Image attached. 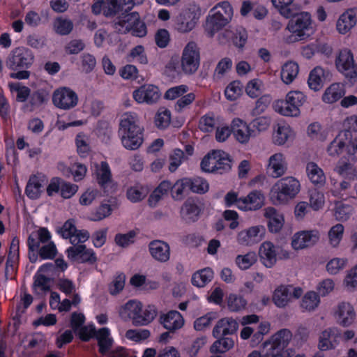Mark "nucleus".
I'll list each match as a JSON object with an SVG mask.
<instances>
[{
    "instance_id": "1",
    "label": "nucleus",
    "mask_w": 357,
    "mask_h": 357,
    "mask_svg": "<svg viewBox=\"0 0 357 357\" xmlns=\"http://www.w3.org/2000/svg\"><path fill=\"white\" fill-rule=\"evenodd\" d=\"M34 61L33 52L25 47H18L13 49L8 55L6 66L13 72L10 77L17 79H27L30 77V68Z\"/></svg>"
},
{
    "instance_id": "2",
    "label": "nucleus",
    "mask_w": 357,
    "mask_h": 357,
    "mask_svg": "<svg viewBox=\"0 0 357 357\" xmlns=\"http://www.w3.org/2000/svg\"><path fill=\"white\" fill-rule=\"evenodd\" d=\"M233 17V8L227 1L217 3L206 17L204 29L209 37L224 28Z\"/></svg>"
},
{
    "instance_id": "3",
    "label": "nucleus",
    "mask_w": 357,
    "mask_h": 357,
    "mask_svg": "<svg viewBox=\"0 0 357 357\" xmlns=\"http://www.w3.org/2000/svg\"><path fill=\"white\" fill-rule=\"evenodd\" d=\"M142 307L141 302L130 300L120 308L119 315L125 320H132V324L135 326H146L157 316L158 310L154 305H148L144 317H141L138 313L141 312Z\"/></svg>"
},
{
    "instance_id": "4",
    "label": "nucleus",
    "mask_w": 357,
    "mask_h": 357,
    "mask_svg": "<svg viewBox=\"0 0 357 357\" xmlns=\"http://www.w3.org/2000/svg\"><path fill=\"white\" fill-rule=\"evenodd\" d=\"M287 24V29L291 35L287 38L288 43H294L303 40L313 33L312 20L308 12H301L290 17Z\"/></svg>"
},
{
    "instance_id": "5",
    "label": "nucleus",
    "mask_w": 357,
    "mask_h": 357,
    "mask_svg": "<svg viewBox=\"0 0 357 357\" xmlns=\"http://www.w3.org/2000/svg\"><path fill=\"white\" fill-rule=\"evenodd\" d=\"M230 155L221 150H213L206 155L201 162L203 172L222 174L231 168Z\"/></svg>"
},
{
    "instance_id": "6",
    "label": "nucleus",
    "mask_w": 357,
    "mask_h": 357,
    "mask_svg": "<svg viewBox=\"0 0 357 357\" xmlns=\"http://www.w3.org/2000/svg\"><path fill=\"white\" fill-rule=\"evenodd\" d=\"M292 338L291 332L283 328L263 343V357H285V349Z\"/></svg>"
},
{
    "instance_id": "7",
    "label": "nucleus",
    "mask_w": 357,
    "mask_h": 357,
    "mask_svg": "<svg viewBox=\"0 0 357 357\" xmlns=\"http://www.w3.org/2000/svg\"><path fill=\"white\" fill-rule=\"evenodd\" d=\"M116 28L123 33L130 32L136 37H144L147 33V29L145 23L140 20L137 12L121 13L118 20L115 22Z\"/></svg>"
},
{
    "instance_id": "8",
    "label": "nucleus",
    "mask_w": 357,
    "mask_h": 357,
    "mask_svg": "<svg viewBox=\"0 0 357 357\" xmlns=\"http://www.w3.org/2000/svg\"><path fill=\"white\" fill-rule=\"evenodd\" d=\"M306 100L305 95L299 91H289L285 100H276L273 104L275 112L287 116H297L300 114V107Z\"/></svg>"
},
{
    "instance_id": "9",
    "label": "nucleus",
    "mask_w": 357,
    "mask_h": 357,
    "mask_svg": "<svg viewBox=\"0 0 357 357\" xmlns=\"http://www.w3.org/2000/svg\"><path fill=\"white\" fill-rule=\"evenodd\" d=\"M300 190V183L294 177H285L278 181L272 188L271 199L275 204H281L294 198Z\"/></svg>"
},
{
    "instance_id": "10",
    "label": "nucleus",
    "mask_w": 357,
    "mask_h": 357,
    "mask_svg": "<svg viewBox=\"0 0 357 357\" xmlns=\"http://www.w3.org/2000/svg\"><path fill=\"white\" fill-rule=\"evenodd\" d=\"M201 16V8L195 3H190L176 16L175 29L182 33H189L195 29Z\"/></svg>"
},
{
    "instance_id": "11",
    "label": "nucleus",
    "mask_w": 357,
    "mask_h": 357,
    "mask_svg": "<svg viewBox=\"0 0 357 357\" xmlns=\"http://www.w3.org/2000/svg\"><path fill=\"white\" fill-rule=\"evenodd\" d=\"M200 65V50L194 41L188 42L183 50L181 66L185 75H192Z\"/></svg>"
},
{
    "instance_id": "12",
    "label": "nucleus",
    "mask_w": 357,
    "mask_h": 357,
    "mask_svg": "<svg viewBox=\"0 0 357 357\" xmlns=\"http://www.w3.org/2000/svg\"><path fill=\"white\" fill-rule=\"evenodd\" d=\"M335 65L338 71L349 79L357 78V64L354 63V55L349 49L340 50L336 58Z\"/></svg>"
},
{
    "instance_id": "13",
    "label": "nucleus",
    "mask_w": 357,
    "mask_h": 357,
    "mask_svg": "<svg viewBox=\"0 0 357 357\" xmlns=\"http://www.w3.org/2000/svg\"><path fill=\"white\" fill-rule=\"evenodd\" d=\"M52 98L54 106L64 110L75 107L78 102L77 93L71 89L66 86L56 89Z\"/></svg>"
},
{
    "instance_id": "14",
    "label": "nucleus",
    "mask_w": 357,
    "mask_h": 357,
    "mask_svg": "<svg viewBox=\"0 0 357 357\" xmlns=\"http://www.w3.org/2000/svg\"><path fill=\"white\" fill-rule=\"evenodd\" d=\"M51 98V89L48 86H39L31 91L27 107L30 112L41 111L48 105Z\"/></svg>"
},
{
    "instance_id": "15",
    "label": "nucleus",
    "mask_w": 357,
    "mask_h": 357,
    "mask_svg": "<svg viewBox=\"0 0 357 357\" xmlns=\"http://www.w3.org/2000/svg\"><path fill=\"white\" fill-rule=\"evenodd\" d=\"M68 259L81 264H93L97 261L96 252L85 245L79 244L69 247L66 251Z\"/></svg>"
},
{
    "instance_id": "16",
    "label": "nucleus",
    "mask_w": 357,
    "mask_h": 357,
    "mask_svg": "<svg viewBox=\"0 0 357 357\" xmlns=\"http://www.w3.org/2000/svg\"><path fill=\"white\" fill-rule=\"evenodd\" d=\"M132 96L138 103L152 105L158 100L160 93L158 86L153 84H144L133 91Z\"/></svg>"
},
{
    "instance_id": "17",
    "label": "nucleus",
    "mask_w": 357,
    "mask_h": 357,
    "mask_svg": "<svg viewBox=\"0 0 357 357\" xmlns=\"http://www.w3.org/2000/svg\"><path fill=\"white\" fill-rule=\"evenodd\" d=\"M202 211L200 202L197 199L188 198L182 205L180 214L186 223H192L199 220Z\"/></svg>"
},
{
    "instance_id": "18",
    "label": "nucleus",
    "mask_w": 357,
    "mask_h": 357,
    "mask_svg": "<svg viewBox=\"0 0 357 357\" xmlns=\"http://www.w3.org/2000/svg\"><path fill=\"white\" fill-rule=\"evenodd\" d=\"M319 239L317 230L301 231L294 234L291 245L294 250H301L315 244Z\"/></svg>"
},
{
    "instance_id": "19",
    "label": "nucleus",
    "mask_w": 357,
    "mask_h": 357,
    "mask_svg": "<svg viewBox=\"0 0 357 357\" xmlns=\"http://www.w3.org/2000/svg\"><path fill=\"white\" fill-rule=\"evenodd\" d=\"M129 128V133L131 136H135L136 134H144V128L139 126V119L135 112L125 113L120 121L119 124V134H125L126 130Z\"/></svg>"
},
{
    "instance_id": "20",
    "label": "nucleus",
    "mask_w": 357,
    "mask_h": 357,
    "mask_svg": "<svg viewBox=\"0 0 357 357\" xmlns=\"http://www.w3.org/2000/svg\"><path fill=\"white\" fill-rule=\"evenodd\" d=\"M265 197L261 190H253L240 201L239 209L241 211H257L264 204Z\"/></svg>"
},
{
    "instance_id": "21",
    "label": "nucleus",
    "mask_w": 357,
    "mask_h": 357,
    "mask_svg": "<svg viewBox=\"0 0 357 357\" xmlns=\"http://www.w3.org/2000/svg\"><path fill=\"white\" fill-rule=\"evenodd\" d=\"M264 233L262 226H253L248 229L241 231L237 236V241L242 245H252L261 240Z\"/></svg>"
},
{
    "instance_id": "22",
    "label": "nucleus",
    "mask_w": 357,
    "mask_h": 357,
    "mask_svg": "<svg viewBox=\"0 0 357 357\" xmlns=\"http://www.w3.org/2000/svg\"><path fill=\"white\" fill-rule=\"evenodd\" d=\"M159 321L169 331L174 332L183 327L184 319L181 314L176 310H170L160 315Z\"/></svg>"
},
{
    "instance_id": "23",
    "label": "nucleus",
    "mask_w": 357,
    "mask_h": 357,
    "mask_svg": "<svg viewBox=\"0 0 357 357\" xmlns=\"http://www.w3.org/2000/svg\"><path fill=\"white\" fill-rule=\"evenodd\" d=\"M45 176L41 174H33L29 177L25 188V194L31 199H38L44 190Z\"/></svg>"
},
{
    "instance_id": "24",
    "label": "nucleus",
    "mask_w": 357,
    "mask_h": 357,
    "mask_svg": "<svg viewBox=\"0 0 357 357\" xmlns=\"http://www.w3.org/2000/svg\"><path fill=\"white\" fill-rule=\"evenodd\" d=\"M231 127L235 138L241 144L247 143L251 137H254V131L250 130L246 122L239 118L231 121Z\"/></svg>"
},
{
    "instance_id": "25",
    "label": "nucleus",
    "mask_w": 357,
    "mask_h": 357,
    "mask_svg": "<svg viewBox=\"0 0 357 357\" xmlns=\"http://www.w3.org/2000/svg\"><path fill=\"white\" fill-rule=\"evenodd\" d=\"M335 318L337 322L344 326H350L356 317V313L353 306L346 302H342L338 304L335 312Z\"/></svg>"
},
{
    "instance_id": "26",
    "label": "nucleus",
    "mask_w": 357,
    "mask_h": 357,
    "mask_svg": "<svg viewBox=\"0 0 357 357\" xmlns=\"http://www.w3.org/2000/svg\"><path fill=\"white\" fill-rule=\"evenodd\" d=\"M52 235L46 227H40L37 231H33L27 238V246L29 252L38 250L40 243H46L51 239Z\"/></svg>"
},
{
    "instance_id": "27",
    "label": "nucleus",
    "mask_w": 357,
    "mask_h": 357,
    "mask_svg": "<svg viewBox=\"0 0 357 357\" xmlns=\"http://www.w3.org/2000/svg\"><path fill=\"white\" fill-rule=\"evenodd\" d=\"M238 328V322L232 318L225 317L220 319L213 330L215 338L235 333Z\"/></svg>"
},
{
    "instance_id": "28",
    "label": "nucleus",
    "mask_w": 357,
    "mask_h": 357,
    "mask_svg": "<svg viewBox=\"0 0 357 357\" xmlns=\"http://www.w3.org/2000/svg\"><path fill=\"white\" fill-rule=\"evenodd\" d=\"M149 251L151 256L158 261L166 262L169 259L170 248L168 243L155 240L149 244Z\"/></svg>"
},
{
    "instance_id": "29",
    "label": "nucleus",
    "mask_w": 357,
    "mask_h": 357,
    "mask_svg": "<svg viewBox=\"0 0 357 357\" xmlns=\"http://www.w3.org/2000/svg\"><path fill=\"white\" fill-rule=\"evenodd\" d=\"M259 255L261 263L267 268L273 267L276 263L275 247L270 241H265L260 245Z\"/></svg>"
},
{
    "instance_id": "30",
    "label": "nucleus",
    "mask_w": 357,
    "mask_h": 357,
    "mask_svg": "<svg viewBox=\"0 0 357 357\" xmlns=\"http://www.w3.org/2000/svg\"><path fill=\"white\" fill-rule=\"evenodd\" d=\"M357 22V18L354 9H349L342 14L336 24L339 33L344 34L354 27Z\"/></svg>"
},
{
    "instance_id": "31",
    "label": "nucleus",
    "mask_w": 357,
    "mask_h": 357,
    "mask_svg": "<svg viewBox=\"0 0 357 357\" xmlns=\"http://www.w3.org/2000/svg\"><path fill=\"white\" fill-rule=\"evenodd\" d=\"M345 94L344 85L333 83L324 91L322 100L326 103H334L340 100Z\"/></svg>"
},
{
    "instance_id": "32",
    "label": "nucleus",
    "mask_w": 357,
    "mask_h": 357,
    "mask_svg": "<svg viewBox=\"0 0 357 357\" xmlns=\"http://www.w3.org/2000/svg\"><path fill=\"white\" fill-rule=\"evenodd\" d=\"M214 273L211 268L206 267L193 273L191 283L197 287H204L213 278Z\"/></svg>"
},
{
    "instance_id": "33",
    "label": "nucleus",
    "mask_w": 357,
    "mask_h": 357,
    "mask_svg": "<svg viewBox=\"0 0 357 357\" xmlns=\"http://www.w3.org/2000/svg\"><path fill=\"white\" fill-rule=\"evenodd\" d=\"M291 286L280 285L275 289L272 299L277 307H284L287 305L291 298Z\"/></svg>"
},
{
    "instance_id": "34",
    "label": "nucleus",
    "mask_w": 357,
    "mask_h": 357,
    "mask_svg": "<svg viewBox=\"0 0 357 357\" xmlns=\"http://www.w3.org/2000/svg\"><path fill=\"white\" fill-rule=\"evenodd\" d=\"M306 171L309 179L313 184L321 186L325 183V174L323 170L315 162H308L307 164Z\"/></svg>"
},
{
    "instance_id": "35",
    "label": "nucleus",
    "mask_w": 357,
    "mask_h": 357,
    "mask_svg": "<svg viewBox=\"0 0 357 357\" xmlns=\"http://www.w3.org/2000/svg\"><path fill=\"white\" fill-rule=\"evenodd\" d=\"M129 130V128H127L125 134H119L121 143L126 149L135 151L138 149L142 144L144 142V134H136L135 136H131L129 135V133H130Z\"/></svg>"
},
{
    "instance_id": "36",
    "label": "nucleus",
    "mask_w": 357,
    "mask_h": 357,
    "mask_svg": "<svg viewBox=\"0 0 357 357\" xmlns=\"http://www.w3.org/2000/svg\"><path fill=\"white\" fill-rule=\"evenodd\" d=\"M96 176L97 183L101 188H105L112 181V172L107 161H102L99 166L97 165Z\"/></svg>"
},
{
    "instance_id": "37",
    "label": "nucleus",
    "mask_w": 357,
    "mask_h": 357,
    "mask_svg": "<svg viewBox=\"0 0 357 357\" xmlns=\"http://www.w3.org/2000/svg\"><path fill=\"white\" fill-rule=\"evenodd\" d=\"M299 72L298 65L294 61L285 63L281 69L280 76L282 80L287 84L291 83Z\"/></svg>"
},
{
    "instance_id": "38",
    "label": "nucleus",
    "mask_w": 357,
    "mask_h": 357,
    "mask_svg": "<svg viewBox=\"0 0 357 357\" xmlns=\"http://www.w3.org/2000/svg\"><path fill=\"white\" fill-rule=\"evenodd\" d=\"M292 130L287 124H278L277 128L273 135V141L275 144L283 145L291 137Z\"/></svg>"
},
{
    "instance_id": "39",
    "label": "nucleus",
    "mask_w": 357,
    "mask_h": 357,
    "mask_svg": "<svg viewBox=\"0 0 357 357\" xmlns=\"http://www.w3.org/2000/svg\"><path fill=\"white\" fill-rule=\"evenodd\" d=\"M335 337L333 330L331 328L326 329L319 337L318 348L321 351L333 349L335 348Z\"/></svg>"
},
{
    "instance_id": "40",
    "label": "nucleus",
    "mask_w": 357,
    "mask_h": 357,
    "mask_svg": "<svg viewBox=\"0 0 357 357\" xmlns=\"http://www.w3.org/2000/svg\"><path fill=\"white\" fill-rule=\"evenodd\" d=\"M324 70L320 66L315 67L309 75L307 84L310 89L314 91H319L322 87Z\"/></svg>"
},
{
    "instance_id": "41",
    "label": "nucleus",
    "mask_w": 357,
    "mask_h": 357,
    "mask_svg": "<svg viewBox=\"0 0 357 357\" xmlns=\"http://www.w3.org/2000/svg\"><path fill=\"white\" fill-rule=\"evenodd\" d=\"M8 87L12 93H16V100L18 102H24L29 101L31 90L28 86L22 85L20 82H10Z\"/></svg>"
},
{
    "instance_id": "42",
    "label": "nucleus",
    "mask_w": 357,
    "mask_h": 357,
    "mask_svg": "<svg viewBox=\"0 0 357 357\" xmlns=\"http://www.w3.org/2000/svg\"><path fill=\"white\" fill-rule=\"evenodd\" d=\"M346 138L344 134L339 133L335 138L330 143L327 148V152L331 156H338L346 147Z\"/></svg>"
},
{
    "instance_id": "43",
    "label": "nucleus",
    "mask_w": 357,
    "mask_h": 357,
    "mask_svg": "<svg viewBox=\"0 0 357 357\" xmlns=\"http://www.w3.org/2000/svg\"><path fill=\"white\" fill-rule=\"evenodd\" d=\"M269 169L273 170L271 176L274 178L281 176L285 172V167L283 164L282 155L275 153L269 159Z\"/></svg>"
},
{
    "instance_id": "44",
    "label": "nucleus",
    "mask_w": 357,
    "mask_h": 357,
    "mask_svg": "<svg viewBox=\"0 0 357 357\" xmlns=\"http://www.w3.org/2000/svg\"><path fill=\"white\" fill-rule=\"evenodd\" d=\"M217 339L218 340L210 348V351L213 354L225 353L232 348L234 344V340L226 336H221Z\"/></svg>"
},
{
    "instance_id": "45",
    "label": "nucleus",
    "mask_w": 357,
    "mask_h": 357,
    "mask_svg": "<svg viewBox=\"0 0 357 357\" xmlns=\"http://www.w3.org/2000/svg\"><path fill=\"white\" fill-rule=\"evenodd\" d=\"M188 190L190 192L204 194L208 190V183L206 180L201 177L187 178Z\"/></svg>"
},
{
    "instance_id": "46",
    "label": "nucleus",
    "mask_w": 357,
    "mask_h": 357,
    "mask_svg": "<svg viewBox=\"0 0 357 357\" xmlns=\"http://www.w3.org/2000/svg\"><path fill=\"white\" fill-rule=\"evenodd\" d=\"M273 5L275 7L280 13L286 18H289L294 15V0H271Z\"/></svg>"
},
{
    "instance_id": "47",
    "label": "nucleus",
    "mask_w": 357,
    "mask_h": 357,
    "mask_svg": "<svg viewBox=\"0 0 357 357\" xmlns=\"http://www.w3.org/2000/svg\"><path fill=\"white\" fill-rule=\"evenodd\" d=\"M320 303L319 295L315 291L307 292L302 298L301 306L305 310H314Z\"/></svg>"
},
{
    "instance_id": "48",
    "label": "nucleus",
    "mask_w": 357,
    "mask_h": 357,
    "mask_svg": "<svg viewBox=\"0 0 357 357\" xmlns=\"http://www.w3.org/2000/svg\"><path fill=\"white\" fill-rule=\"evenodd\" d=\"M257 260L255 252H249L244 255H238L236 257L235 262L241 270H247L250 268Z\"/></svg>"
},
{
    "instance_id": "49",
    "label": "nucleus",
    "mask_w": 357,
    "mask_h": 357,
    "mask_svg": "<svg viewBox=\"0 0 357 357\" xmlns=\"http://www.w3.org/2000/svg\"><path fill=\"white\" fill-rule=\"evenodd\" d=\"M55 31L61 36L68 35L73 29V24L70 20L57 17L54 22Z\"/></svg>"
},
{
    "instance_id": "50",
    "label": "nucleus",
    "mask_w": 357,
    "mask_h": 357,
    "mask_svg": "<svg viewBox=\"0 0 357 357\" xmlns=\"http://www.w3.org/2000/svg\"><path fill=\"white\" fill-rule=\"evenodd\" d=\"M137 232L135 230H130L126 234L118 233L115 235L114 242L121 248H127L135 241Z\"/></svg>"
},
{
    "instance_id": "51",
    "label": "nucleus",
    "mask_w": 357,
    "mask_h": 357,
    "mask_svg": "<svg viewBox=\"0 0 357 357\" xmlns=\"http://www.w3.org/2000/svg\"><path fill=\"white\" fill-rule=\"evenodd\" d=\"M124 12L121 0H107L103 6V14L106 17H114Z\"/></svg>"
},
{
    "instance_id": "52",
    "label": "nucleus",
    "mask_w": 357,
    "mask_h": 357,
    "mask_svg": "<svg viewBox=\"0 0 357 357\" xmlns=\"http://www.w3.org/2000/svg\"><path fill=\"white\" fill-rule=\"evenodd\" d=\"M231 38L235 47L242 49L247 42L248 32L245 28L238 26L232 31Z\"/></svg>"
},
{
    "instance_id": "53",
    "label": "nucleus",
    "mask_w": 357,
    "mask_h": 357,
    "mask_svg": "<svg viewBox=\"0 0 357 357\" xmlns=\"http://www.w3.org/2000/svg\"><path fill=\"white\" fill-rule=\"evenodd\" d=\"M147 193L146 188L142 185H135L128 189L126 195L130 202L136 203L144 199Z\"/></svg>"
},
{
    "instance_id": "54",
    "label": "nucleus",
    "mask_w": 357,
    "mask_h": 357,
    "mask_svg": "<svg viewBox=\"0 0 357 357\" xmlns=\"http://www.w3.org/2000/svg\"><path fill=\"white\" fill-rule=\"evenodd\" d=\"M270 124V119L266 116H259L250 121L248 125L251 130H253V135L255 137L260 132L266 130Z\"/></svg>"
},
{
    "instance_id": "55",
    "label": "nucleus",
    "mask_w": 357,
    "mask_h": 357,
    "mask_svg": "<svg viewBox=\"0 0 357 357\" xmlns=\"http://www.w3.org/2000/svg\"><path fill=\"white\" fill-rule=\"evenodd\" d=\"M187 178H183L178 180L172 188V197L175 200H181L183 199L184 192H188Z\"/></svg>"
},
{
    "instance_id": "56",
    "label": "nucleus",
    "mask_w": 357,
    "mask_h": 357,
    "mask_svg": "<svg viewBox=\"0 0 357 357\" xmlns=\"http://www.w3.org/2000/svg\"><path fill=\"white\" fill-rule=\"evenodd\" d=\"M247 305V301L241 296L230 294L227 300V306L230 311L238 312L244 309Z\"/></svg>"
},
{
    "instance_id": "57",
    "label": "nucleus",
    "mask_w": 357,
    "mask_h": 357,
    "mask_svg": "<svg viewBox=\"0 0 357 357\" xmlns=\"http://www.w3.org/2000/svg\"><path fill=\"white\" fill-rule=\"evenodd\" d=\"M171 121V112L167 109H160L155 116V124L160 129L169 126Z\"/></svg>"
},
{
    "instance_id": "58",
    "label": "nucleus",
    "mask_w": 357,
    "mask_h": 357,
    "mask_svg": "<svg viewBox=\"0 0 357 357\" xmlns=\"http://www.w3.org/2000/svg\"><path fill=\"white\" fill-rule=\"evenodd\" d=\"M233 62L229 57L222 59L216 65L214 70V77L218 79L222 78L232 68Z\"/></svg>"
},
{
    "instance_id": "59",
    "label": "nucleus",
    "mask_w": 357,
    "mask_h": 357,
    "mask_svg": "<svg viewBox=\"0 0 357 357\" xmlns=\"http://www.w3.org/2000/svg\"><path fill=\"white\" fill-rule=\"evenodd\" d=\"M344 226L342 224H336L328 231V238L333 247H337L342 239Z\"/></svg>"
},
{
    "instance_id": "60",
    "label": "nucleus",
    "mask_w": 357,
    "mask_h": 357,
    "mask_svg": "<svg viewBox=\"0 0 357 357\" xmlns=\"http://www.w3.org/2000/svg\"><path fill=\"white\" fill-rule=\"evenodd\" d=\"M35 252H38L42 260L53 259L57 254V249L53 242H50L42 247H39L38 250H35Z\"/></svg>"
},
{
    "instance_id": "61",
    "label": "nucleus",
    "mask_w": 357,
    "mask_h": 357,
    "mask_svg": "<svg viewBox=\"0 0 357 357\" xmlns=\"http://www.w3.org/2000/svg\"><path fill=\"white\" fill-rule=\"evenodd\" d=\"M109 201L102 202L100 205L96 208L95 213L93 214L91 218L93 221H100L111 215L113 209Z\"/></svg>"
},
{
    "instance_id": "62",
    "label": "nucleus",
    "mask_w": 357,
    "mask_h": 357,
    "mask_svg": "<svg viewBox=\"0 0 357 357\" xmlns=\"http://www.w3.org/2000/svg\"><path fill=\"white\" fill-rule=\"evenodd\" d=\"M126 275L123 273L116 275L108 286V290L111 295L119 294L124 288Z\"/></svg>"
},
{
    "instance_id": "63",
    "label": "nucleus",
    "mask_w": 357,
    "mask_h": 357,
    "mask_svg": "<svg viewBox=\"0 0 357 357\" xmlns=\"http://www.w3.org/2000/svg\"><path fill=\"white\" fill-rule=\"evenodd\" d=\"M242 93L240 82L233 81L228 84L225 90V95L229 100H236Z\"/></svg>"
},
{
    "instance_id": "64",
    "label": "nucleus",
    "mask_w": 357,
    "mask_h": 357,
    "mask_svg": "<svg viewBox=\"0 0 357 357\" xmlns=\"http://www.w3.org/2000/svg\"><path fill=\"white\" fill-rule=\"evenodd\" d=\"M271 100V96L268 95H264L259 97L255 102V107L251 111V115L257 116L264 113L270 105Z\"/></svg>"
}]
</instances>
